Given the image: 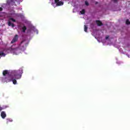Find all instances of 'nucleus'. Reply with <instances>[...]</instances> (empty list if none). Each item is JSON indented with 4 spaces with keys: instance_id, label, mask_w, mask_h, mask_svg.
I'll return each mask as SVG.
<instances>
[{
    "instance_id": "1",
    "label": "nucleus",
    "mask_w": 130,
    "mask_h": 130,
    "mask_svg": "<svg viewBox=\"0 0 130 130\" xmlns=\"http://www.w3.org/2000/svg\"><path fill=\"white\" fill-rule=\"evenodd\" d=\"M22 74V70H13L11 71V74H9V71L4 70L3 72V75L4 76H7L3 79V81L6 82V83L12 82L14 85H16L17 84V80L21 79Z\"/></svg>"
},
{
    "instance_id": "2",
    "label": "nucleus",
    "mask_w": 130,
    "mask_h": 130,
    "mask_svg": "<svg viewBox=\"0 0 130 130\" xmlns=\"http://www.w3.org/2000/svg\"><path fill=\"white\" fill-rule=\"evenodd\" d=\"M27 45L28 44L26 43V41L23 40L21 42L18 47L14 48L13 46H12L9 48V50H10L11 52L14 53V54H19L21 51H24V50H25L26 47Z\"/></svg>"
},
{
    "instance_id": "3",
    "label": "nucleus",
    "mask_w": 130,
    "mask_h": 130,
    "mask_svg": "<svg viewBox=\"0 0 130 130\" xmlns=\"http://www.w3.org/2000/svg\"><path fill=\"white\" fill-rule=\"evenodd\" d=\"M8 4L10 6H17L16 5V0H10L7 2Z\"/></svg>"
},
{
    "instance_id": "4",
    "label": "nucleus",
    "mask_w": 130,
    "mask_h": 130,
    "mask_svg": "<svg viewBox=\"0 0 130 130\" xmlns=\"http://www.w3.org/2000/svg\"><path fill=\"white\" fill-rule=\"evenodd\" d=\"M18 39H19V36H18V35H16L12 40L11 43L13 44L15 43V42H17V41H18Z\"/></svg>"
},
{
    "instance_id": "5",
    "label": "nucleus",
    "mask_w": 130,
    "mask_h": 130,
    "mask_svg": "<svg viewBox=\"0 0 130 130\" xmlns=\"http://www.w3.org/2000/svg\"><path fill=\"white\" fill-rule=\"evenodd\" d=\"M55 3L56 4V6H57L63 5V2L59 1V0H55Z\"/></svg>"
},
{
    "instance_id": "6",
    "label": "nucleus",
    "mask_w": 130,
    "mask_h": 130,
    "mask_svg": "<svg viewBox=\"0 0 130 130\" xmlns=\"http://www.w3.org/2000/svg\"><path fill=\"white\" fill-rule=\"evenodd\" d=\"M1 117L3 119L6 118L7 117V114H6V112L2 111L1 114Z\"/></svg>"
},
{
    "instance_id": "7",
    "label": "nucleus",
    "mask_w": 130,
    "mask_h": 130,
    "mask_svg": "<svg viewBox=\"0 0 130 130\" xmlns=\"http://www.w3.org/2000/svg\"><path fill=\"white\" fill-rule=\"evenodd\" d=\"M96 23L98 26H103V23L100 20H96Z\"/></svg>"
},
{
    "instance_id": "8",
    "label": "nucleus",
    "mask_w": 130,
    "mask_h": 130,
    "mask_svg": "<svg viewBox=\"0 0 130 130\" xmlns=\"http://www.w3.org/2000/svg\"><path fill=\"white\" fill-rule=\"evenodd\" d=\"M9 108V106H4L3 107L0 106V112L2 110H4V109H6V108Z\"/></svg>"
},
{
    "instance_id": "9",
    "label": "nucleus",
    "mask_w": 130,
    "mask_h": 130,
    "mask_svg": "<svg viewBox=\"0 0 130 130\" xmlns=\"http://www.w3.org/2000/svg\"><path fill=\"white\" fill-rule=\"evenodd\" d=\"M8 26H12V28H14V27H15V24H14V23H12V22H11V21H8Z\"/></svg>"
},
{
    "instance_id": "10",
    "label": "nucleus",
    "mask_w": 130,
    "mask_h": 130,
    "mask_svg": "<svg viewBox=\"0 0 130 130\" xmlns=\"http://www.w3.org/2000/svg\"><path fill=\"white\" fill-rule=\"evenodd\" d=\"M26 30H27V27L25 25H23V27H22V32L25 33V32H26Z\"/></svg>"
},
{
    "instance_id": "11",
    "label": "nucleus",
    "mask_w": 130,
    "mask_h": 130,
    "mask_svg": "<svg viewBox=\"0 0 130 130\" xmlns=\"http://www.w3.org/2000/svg\"><path fill=\"white\" fill-rule=\"evenodd\" d=\"M85 13H86L85 9H82V11H80V13L81 14V15H84Z\"/></svg>"
},
{
    "instance_id": "12",
    "label": "nucleus",
    "mask_w": 130,
    "mask_h": 130,
    "mask_svg": "<svg viewBox=\"0 0 130 130\" xmlns=\"http://www.w3.org/2000/svg\"><path fill=\"white\" fill-rule=\"evenodd\" d=\"M87 30H88V27L87 26V25H84V31L87 32Z\"/></svg>"
},
{
    "instance_id": "13",
    "label": "nucleus",
    "mask_w": 130,
    "mask_h": 130,
    "mask_svg": "<svg viewBox=\"0 0 130 130\" xmlns=\"http://www.w3.org/2000/svg\"><path fill=\"white\" fill-rule=\"evenodd\" d=\"M126 25H129V24H130L129 20L127 19V20H126Z\"/></svg>"
},
{
    "instance_id": "14",
    "label": "nucleus",
    "mask_w": 130,
    "mask_h": 130,
    "mask_svg": "<svg viewBox=\"0 0 130 130\" xmlns=\"http://www.w3.org/2000/svg\"><path fill=\"white\" fill-rule=\"evenodd\" d=\"M9 20H10L11 21H12V22H16V20L14 19L13 18H10L9 19Z\"/></svg>"
},
{
    "instance_id": "15",
    "label": "nucleus",
    "mask_w": 130,
    "mask_h": 130,
    "mask_svg": "<svg viewBox=\"0 0 130 130\" xmlns=\"http://www.w3.org/2000/svg\"><path fill=\"white\" fill-rule=\"evenodd\" d=\"M85 4L86 6H89V3L87 2V1H85Z\"/></svg>"
},
{
    "instance_id": "16",
    "label": "nucleus",
    "mask_w": 130,
    "mask_h": 130,
    "mask_svg": "<svg viewBox=\"0 0 130 130\" xmlns=\"http://www.w3.org/2000/svg\"><path fill=\"white\" fill-rule=\"evenodd\" d=\"M15 2H17V3H20V2H22V0H15Z\"/></svg>"
},
{
    "instance_id": "17",
    "label": "nucleus",
    "mask_w": 130,
    "mask_h": 130,
    "mask_svg": "<svg viewBox=\"0 0 130 130\" xmlns=\"http://www.w3.org/2000/svg\"><path fill=\"white\" fill-rule=\"evenodd\" d=\"M9 121H13V120H10V119H7V123L9 122Z\"/></svg>"
},
{
    "instance_id": "18",
    "label": "nucleus",
    "mask_w": 130,
    "mask_h": 130,
    "mask_svg": "<svg viewBox=\"0 0 130 130\" xmlns=\"http://www.w3.org/2000/svg\"><path fill=\"white\" fill-rule=\"evenodd\" d=\"M108 38H109V36H107L106 37V40H107V39H108Z\"/></svg>"
},
{
    "instance_id": "19",
    "label": "nucleus",
    "mask_w": 130,
    "mask_h": 130,
    "mask_svg": "<svg viewBox=\"0 0 130 130\" xmlns=\"http://www.w3.org/2000/svg\"><path fill=\"white\" fill-rule=\"evenodd\" d=\"M3 11V8L0 7V12H2Z\"/></svg>"
},
{
    "instance_id": "20",
    "label": "nucleus",
    "mask_w": 130,
    "mask_h": 130,
    "mask_svg": "<svg viewBox=\"0 0 130 130\" xmlns=\"http://www.w3.org/2000/svg\"><path fill=\"white\" fill-rule=\"evenodd\" d=\"M117 1H118V0H113V2H114V3H116V2H117Z\"/></svg>"
}]
</instances>
